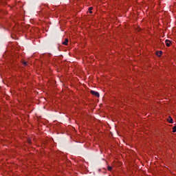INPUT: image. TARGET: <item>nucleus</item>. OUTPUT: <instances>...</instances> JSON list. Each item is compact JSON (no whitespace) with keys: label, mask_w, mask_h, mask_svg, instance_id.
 Instances as JSON below:
<instances>
[{"label":"nucleus","mask_w":176,"mask_h":176,"mask_svg":"<svg viewBox=\"0 0 176 176\" xmlns=\"http://www.w3.org/2000/svg\"><path fill=\"white\" fill-rule=\"evenodd\" d=\"M68 42H69V41L68 40V38H65V41H63L62 43V45H64L65 46H68Z\"/></svg>","instance_id":"3"},{"label":"nucleus","mask_w":176,"mask_h":176,"mask_svg":"<svg viewBox=\"0 0 176 176\" xmlns=\"http://www.w3.org/2000/svg\"><path fill=\"white\" fill-rule=\"evenodd\" d=\"M156 54H157V56L158 57H161V56H162V54H163V52H162V51L157 52Z\"/></svg>","instance_id":"4"},{"label":"nucleus","mask_w":176,"mask_h":176,"mask_svg":"<svg viewBox=\"0 0 176 176\" xmlns=\"http://www.w3.org/2000/svg\"><path fill=\"white\" fill-rule=\"evenodd\" d=\"M88 10L90 14H91V13H93V7H89Z\"/></svg>","instance_id":"6"},{"label":"nucleus","mask_w":176,"mask_h":176,"mask_svg":"<svg viewBox=\"0 0 176 176\" xmlns=\"http://www.w3.org/2000/svg\"><path fill=\"white\" fill-rule=\"evenodd\" d=\"M172 129H173V133H176V126H173Z\"/></svg>","instance_id":"7"},{"label":"nucleus","mask_w":176,"mask_h":176,"mask_svg":"<svg viewBox=\"0 0 176 176\" xmlns=\"http://www.w3.org/2000/svg\"><path fill=\"white\" fill-rule=\"evenodd\" d=\"M173 42H171V41L170 40H166L165 41V45L167 47H170L172 45Z\"/></svg>","instance_id":"2"},{"label":"nucleus","mask_w":176,"mask_h":176,"mask_svg":"<svg viewBox=\"0 0 176 176\" xmlns=\"http://www.w3.org/2000/svg\"><path fill=\"white\" fill-rule=\"evenodd\" d=\"M91 94H92V96H95V97H100V94H98V92L96 91H90Z\"/></svg>","instance_id":"1"},{"label":"nucleus","mask_w":176,"mask_h":176,"mask_svg":"<svg viewBox=\"0 0 176 176\" xmlns=\"http://www.w3.org/2000/svg\"><path fill=\"white\" fill-rule=\"evenodd\" d=\"M108 171H112V166L107 167Z\"/></svg>","instance_id":"8"},{"label":"nucleus","mask_w":176,"mask_h":176,"mask_svg":"<svg viewBox=\"0 0 176 176\" xmlns=\"http://www.w3.org/2000/svg\"><path fill=\"white\" fill-rule=\"evenodd\" d=\"M23 65H27V62H23Z\"/></svg>","instance_id":"9"},{"label":"nucleus","mask_w":176,"mask_h":176,"mask_svg":"<svg viewBox=\"0 0 176 176\" xmlns=\"http://www.w3.org/2000/svg\"><path fill=\"white\" fill-rule=\"evenodd\" d=\"M167 120L168 123H173V118L170 116L168 117Z\"/></svg>","instance_id":"5"}]
</instances>
